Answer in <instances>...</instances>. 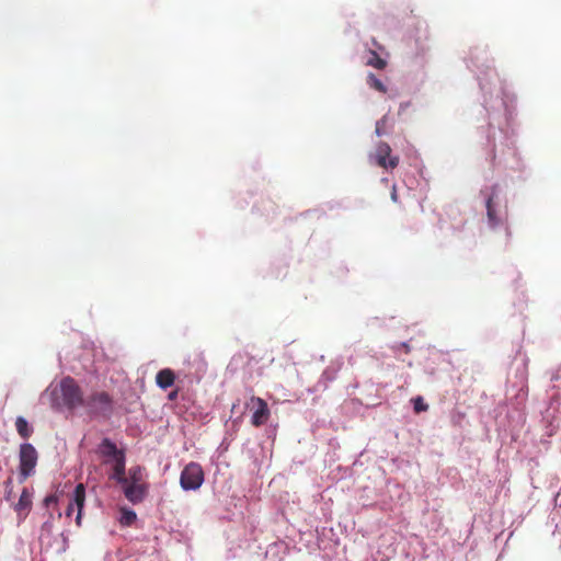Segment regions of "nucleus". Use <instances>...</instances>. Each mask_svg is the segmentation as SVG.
Segmentation results:
<instances>
[{
	"label": "nucleus",
	"mask_w": 561,
	"mask_h": 561,
	"mask_svg": "<svg viewBox=\"0 0 561 561\" xmlns=\"http://www.w3.org/2000/svg\"><path fill=\"white\" fill-rule=\"evenodd\" d=\"M59 390L62 403L69 410L84 407L85 400L82 390L73 378H62L59 382Z\"/></svg>",
	"instance_id": "nucleus-1"
},
{
	"label": "nucleus",
	"mask_w": 561,
	"mask_h": 561,
	"mask_svg": "<svg viewBox=\"0 0 561 561\" xmlns=\"http://www.w3.org/2000/svg\"><path fill=\"white\" fill-rule=\"evenodd\" d=\"M204 479L205 476L202 466L191 461L181 472L180 485L185 491H195L202 486Z\"/></svg>",
	"instance_id": "nucleus-2"
},
{
	"label": "nucleus",
	"mask_w": 561,
	"mask_h": 561,
	"mask_svg": "<svg viewBox=\"0 0 561 561\" xmlns=\"http://www.w3.org/2000/svg\"><path fill=\"white\" fill-rule=\"evenodd\" d=\"M20 480L23 482L33 472L37 465L38 454L35 447L30 443H24L20 446Z\"/></svg>",
	"instance_id": "nucleus-3"
},
{
	"label": "nucleus",
	"mask_w": 561,
	"mask_h": 561,
	"mask_svg": "<svg viewBox=\"0 0 561 561\" xmlns=\"http://www.w3.org/2000/svg\"><path fill=\"white\" fill-rule=\"evenodd\" d=\"M247 407L252 410L251 424L254 427H261L267 423L271 416V411L264 399L252 396Z\"/></svg>",
	"instance_id": "nucleus-4"
},
{
	"label": "nucleus",
	"mask_w": 561,
	"mask_h": 561,
	"mask_svg": "<svg viewBox=\"0 0 561 561\" xmlns=\"http://www.w3.org/2000/svg\"><path fill=\"white\" fill-rule=\"evenodd\" d=\"M391 147L387 142H379L376 147L374 158L376 163L383 169H394L399 164V157L391 156Z\"/></svg>",
	"instance_id": "nucleus-5"
},
{
	"label": "nucleus",
	"mask_w": 561,
	"mask_h": 561,
	"mask_svg": "<svg viewBox=\"0 0 561 561\" xmlns=\"http://www.w3.org/2000/svg\"><path fill=\"white\" fill-rule=\"evenodd\" d=\"M85 502V488L82 483L77 484L71 495L70 502L66 510V515L69 517L77 510L76 523L78 526L81 525L82 510Z\"/></svg>",
	"instance_id": "nucleus-6"
},
{
	"label": "nucleus",
	"mask_w": 561,
	"mask_h": 561,
	"mask_svg": "<svg viewBox=\"0 0 561 561\" xmlns=\"http://www.w3.org/2000/svg\"><path fill=\"white\" fill-rule=\"evenodd\" d=\"M92 412L106 413L112 410V398L105 391L92 393L84 402Z\"/></svg>",
	"instance_id": "nucleus-7"
},
{
	"label": "nucleus",
	"mask_w": 561,
	"mask_h": 561,
	"mask_svg": "<svg viewBox=\"0 0 561 561\" xmlns=\"http://www.w3.org/2000/svg\"><path fill=\"white\" fill-rule=\"evenodd\" d=\"M99 454L104 458L105 463H113L117 461L119 456L124 457L125 453L123 449H118L116 444L110 438H103L99 445Z\"/></svg>",
	"instance_id": "nucleus-8"
},
{
	"label": "nucleus",
	"mask_w": 561,
	"mask_h": 561,
	"mask_svg": "<svg viewBox=\"0 0 561 561\" xmlns=\"http://www.w3.org/2000/svg\"><path fill=\"white\" fill-rule=\"evenodd\" d=\"M122 485L124 489V495L129 502L136 504L140 503L145 499L147 488L144 484L129 482V480L127 479V484Z\"/></svg>",
	"instance_id": "nucleus-9"
},
{
	"label": "nucleus",
	"mask_w": 561,
	"mask_h": 561,
	"mask_svg": "<svg viewBox=\"0 0 561 561\" xmlns=\"http://www.w3.org/2000/svg\"><path fill=\"white\" fill-rule=\"evenodd\" d=\"M125 463L126 458L125 456L117 459V461L113 462V474L112 479L116 480L119 484H127V477L125 476Z\"/></svg>",
	"instance_id": "nucleus-10"
},
{
	"label": "nucleus",
	"mask_w": 561,
	"mask_h": 561,
	"mask_svg": "<svg viewBox=\"0 0 561 561\" xmlns=\"http://www.w3.org/2000/svg\"><path fill=\"white\" fill-rule=\"evenodd\" d=\"M174 380H175V375H174L173 370H171L170 368L161 369L156 376L157 385L161 389H168L169 387H171L174 383Z\"/></svg>",
	"instance_id": "nucleus-11"
},
{
	"label": "nucleus",
	"mask_w": 561,
	"mask_h": 561,
	"mask_svg": "<svg viewBox=\"0 0 561 561\" xmlns=\"http://www.w3.org/2000/svg\"><path fill=\"white\" fill-rule=\"evenodd\" d=\"M32 506L31 494L27 489H23L18 503L15 504V511L19 514L27 512Z\"/></svg>",
	"instance_id": "nucleus-12"
},
{
	"label": "nucleus",
	"mask_w": 561,
	"mask_h": 561,
	"mask_svg": "<svg viewBox=\"0 0 561 561\" xmlns=\"http://www.w3.org/2000/svg\"><path fill=\"white\" fill-rule=\"evenodd\" d=\"M15 427L18 434L23 438L27 439L33 434V428L28 425L27 421L23 416H18L15 420Z\"/></svg>",
	"instance_id": "nucleus-13"
},
{
	"label": "nucleus",
	"mask_w": 561,
	"mask_h": 561,
	"mask_svg": "<svg viewBox=\"0 0 561 561\" xmlns=\"http://www.w3.org/2000/svg\"><path fill=\"white\" fill-rule=\"evenodd\" d=\"M493 197L494 196L491 195V196H489V198L486 201V215H488V220H489L490 226L496 227L501 220L496 215V210L494 208V203H493Z\"/></svg>",
	"instance_id": "nucleus-14"
},
{
	"label": "nucleus",
	"mask_w": 561,
	"mask_h": 561,
	"mask_svg": "<svg viewBox=\"0 0 561 561\" xmlns=\"http://www.w3.org/2000/svg\"><path fill=\"white\" fill-rule=\"evenodd\" d=\"M369 55L370 57L367 59L366 64L368 66H371L376 69H379V70H382L386 68L387 66V61L385 59H382L376 50H373L370 49L369 50Z\"/></svg>",
	"instance_id": "nucleus-15"
},
{
	"label": "nucleus",
	"mask_w": 561,
	"mask_h": 561,
	"mask_svg": "<svg viewBox=\"0 0 561 561\" xmlns=\"http://www.w3.org/2000/svg\"><path fill=\"white\" fill-rule=\"evenodd\" d=\"M366 81H367V84H368L371 89H374V90H376V91H378V92H381V93H386V92H387V88H386V85H385V84L382 83V81H381L379 78H377L374 73H371V72H370V73H368V76H367V80H366Z\"/></svg>",
	"instance_id": "nucleus-16"
},
{
	"label": "nucleus",
	"mask_w": 561,
	"mask_h": 561,
	"mask_svg": "<svg viewBox=\"0 0 561 561\" xmlns=\"http://www.w3.org/2000/svg\"><path fill=\"white\" fill-rule=\"evenodd\" d=\"M136 518L137 516L134 511L123 508L119 522L123 526H130L136 520Z\"/></svg>",
	"instance_id": "nucleus-17"
},
{
	"label": "nucleus",
	"mask_w": 561,
	"mask_h": 561,
	"mask_svg": "<svg viewBox=\"0 0 561 561\" xmlns=\"http://www.w3.org/2000/svg\"><path fill=\"white\" fill-rule=\"evenodd\" d=\"M415 413L427 411L428 404L424 402L422 397H416L412 400Z\"/></svg>",
	"instance_id": "nucleus-18"
},
{
	"label": "nucleus",
	"mask_w": 561,
	"mask_h": 561,
	"mask_svg": "<svg viewBox=\"0 0 561 561\" xmlns=\"http://www.w3.org/2000/svg\"><path fill=\"white\" fill-rule=\"evenodd\" d=\"M142 477V470L140 467H133L129 469V482L140 483Z\"/></svg>",
	"instance_id": "nucleus-19"
},
{
	"label": "nucleus",
	"mask_w": 561,
	"mask_h": 561,
	"mask_svg": "<svg viewBox=\"0 0 561 561\" xmlns=\"http://www.w3.org/2000/svg\"><path fill=\"white\" fill-rule=\"evenodd\" d=\"M12 483H13V480H12V477H9L5 481H4V485H5V499L7 500H11V496H12V493H13V486H12Z\"/></svg>",
	"instance_id": "nucleus-20"
},
{
	"label": "nucleus",
	"mask_w": 561,
	"mask_h": 561,
	"mask_svg": "<svg viewBox=\"0 0 561 561\" xmlns=\"http://www.w3.org/2000/svg\"><path fill=\"white\" fill-rule=\"evenodd\" d=\"M386 124V117H382L380 121L376 123V134L377 136H381L383 134V127Z\"/></svg>",
	"instance_id": "nucleus-21"
},
{
	"label": "nucleus",
	"mask_w": 561,
	"mask_h": 561,
	"mask_svg": "<svg viewBox=\"0 0 561 561\" xmlns=\"http://www.w3.org/2000/svg\"><path fill=\"white\" fill-rule=\"evenodd\" d=\"M391 199L397 203L398 202V193H397V187L396 185L392 186V190H391Z\"/></svg>",
	"instance_id": "nucleus-22"
},
{
	"label": "nucleus",
	"mask_w": 561,
	"mask_h": 561,
	"mask_svg": "<svg viewBox=\"0 0 561 561\" xmlns=\"http://www.w3.org/2000/svg\"><path fill=\"white\" fill-rule=\"evenodd\" d=\"M373 45H374L375 47H377V48H381V47H380V45L377 43V41H376V39H373Z\"/></svg>",
	"instance_id": "nucleus-23"
},
{
	"label": "nucleus",
	"mask_w": 561,
	"mask_h": 561,
	"mask_svg": "<svg viewBox=\"0 0 561 561\" xmlns=\"http://www.w3.org/2000/svg\"><path fill=\"white\" fill-rule=\"evenodd\" d=\"M50 501H55V499H54V497H47V499H46V502H47V503H49Z\"/></svg>",
	"instance_id": "nucleus-24"
}]
</instances>
